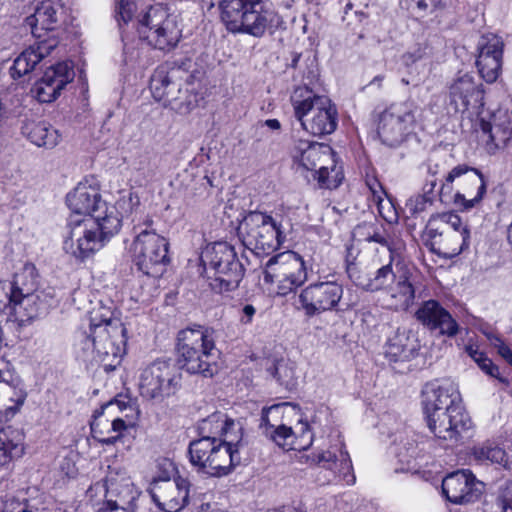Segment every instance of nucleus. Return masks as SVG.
Instances as JSON below:
<instances>
[{"label": "nucleus", "mask_w": 512, "mask_h": 512, "mask_svg": "<svg viewBox=\"0 0 512 512\" xmlns=\"http://www.w3.org/2000/svg\"><path fill=\"white\" fill-rule=\"evenodd\" d=\"M479 368L489 376L494 377L501 382H505V380L500 377L498 366H496L491 359L488 358L484 360Z\"/></svg>", "instance_id": "0e129e2a"}, {"label": "nucleus", "mask_w": 512, "mask_h": 512, "mask_svg": "<svg viewBox=\"0 0 512 512\" xmlns=\"http://www.w3.org/2000/svg\"><path fill=\"white\" fill-rule=\"evenodd\" d=\"M123 55L124 64L133 67L138 62L140 52L135 47L125 46Z\"/></svg>", "instance_id": "e2e57ef3"}, {"label": "nucleus", "mask_w": 512, "mask_h": 512, "mask_svg": "<svg viewBox=\"0 0 512 512\" xmlns=\"http://www.w3.org/2000/svg\"><path fill=\"white\" fill-rule=\"evenodd\" d=\"M416 319L428 330L438 331L440 335L454 337L459 331V325L438 301H424L415 313Z\"/></svg>", "instance_id": "b1692460"}, {"label": "nucleus", "mask_w": 512, "mask_h": 512, "mask_svg": "<svg viewBox=\"0 0 512 512\" xmlns=\"http://www.w3.org/2000/svg\"><path fill=\"white\" fill-rule=\"evenodd\" d=\"M58 41L54 37L40 38L39 41L28 48L32 50L37 58V63L43 60L45 57L51 54V52L57 47Z\"/></svg>", "instance_id": "864d4df0"}, {"label": "nucleus", "mask_w": 512, "mask_h": 512, "mask_svg": "<svg viewBox=\"0 0 512 512\" xmlns=\"http://www.w3.org/2000/svg\"><path fill=\"white\" fill-rule=\"evenodd\" d=\"M185 86L183 83L180 74L178 75L177 80H172L169 86L164 91L163 102L165 106H169L173 103V98H177L178 94L181 92V89Z\"/></svg>", "instance_id": "4d7b16f0"}, {"label": "nucleus", "mask_w": 512, "mask_h": 512, "mask_svg": "<svg viewBox=\"0 0 512 512\" xmlns=\"http://www.w3.org/2000/svg\"><path fill=\"white\" fill-rule=\"evenodd\" d=\"M374 226L375 223H362L355 228L354 235L357 236L359 240L369 242L371 231L375 229Z\"/></svg>", "instance_id": "680f3d73"}, {"label": "nucleus", "mask_w": 512, "mask_h": 512, "mask_svg": "<svg viewBox=\"0 0 512 512\" xmlns=\"http://www.w3.org/2000/svg\"><path fill=\"white\" fill-rule=\"evenodd\" d=\"M214 335L213 328L202 325H193L181 330L177 337L179 368L189 374L213 377L218 371V350Z\"/></svg>", "instance_id": "39448f33"}, {"label": "nucleus", "mask_w": 512, "mask_h": 512, "mask_svg": "<svg viewBox=\"0 0 512 512\" xmlns=\"http://www.w3.org/2000/svg\"><path fill=\"white\" fill-rule=\"evenodd\" d=\"M98 418H94L91 423V432L93 437L103 445H114L117 441L122 438V432L127 429L125 421L121 418H115L111 421V431L117 433L114 436H104V431L100 428V422Z\"/></svg>", "instance_id": "a18cd8bd"}, {"label": "nucleus", "mask_w": 512, "mask_h": 512, "mask_svg": "<svg viewBox=\"0 0 512 512\" xmlns=\"http://www.w3.org/2000/svg\"><path fill=\"white\" fill-rule=\"evenodd\" d=\"M289 406V403L274 404L270 407H264L261 412L259 428L262 433L266 432L273 427H276L282 422L284 410Z\"/></svg>", "instance_id": "09e8293b"}, {"label": "nucleus", "mask_w": 512, "mask_h": 512, "mask_svg": "<svg viewBox=\"0 0 512 512\" xmlns=\"http://www.w3.org/2000/svg\"><path fill=\"white\" fill-rule=\"evenodd\" d=\"M296 171H310L321 187L337 188L343 179L337 169L332 148L318 142L299 139L291 151Z\"/></svg>", "instance_id": "6e6552de"}, {"label": "nucleus", "mask_w": 512, "mask_h": 512, "mask_svg": "<svg viewBox=\"0 0 512 512\" xmlns=\"http://www.w3.org/2000/svg\"><path fill=\"white\" fill-rule=\"evenodd\" d=\"M397 261H401L400 256L391 252L389 262L378 268L374 276L368 279L362 278L357 271V267L352 263L347 265L346 270L349 279L356 286L368 292H377L389 288L395 282L398 273L393 270V265L396 266Z\"/></svg>", "instance_id": "393cba45"}, {"label": "nucleus", "mask_w": 512, "mask_h": 512, "mask_svg": "<svg viewBox=\"0 0 512 512\" xmlns=\"http://www.w3.org/2000/svg\"><path fill=\"white\" fill-rule=\"evenodd\" d=\"M40 291L38 289V273L34 264L25 263L19 272H16L13 281L9 284L6 293L8 303L21 299V297Z\"/></svg>", "instance_id": "2f4dec72"}, {"label": "nucleus", "mask_w": 512, "mask_h": 512, "mask_svg": "<svg viewBox=\"0 0 512 512\" xmlns=\"http://www.w3.org/2000/svg\"><path fill=\"white\" fill-rule=\"evenodd\" d=\"M418 348L414 335L406 329L398 328L394 335L389 337L384 353L390 362H403L414 358Z\"/></svg>", "instance_id": "c756f323"}, {"label": "nucleus", "mask_w": 512, "mask_h": 512, "mask_svg": "<svg viewBox=\"0 0 512 512\" xmlns=\"http://www.w3.org/2000/svg\"><path fill=\"white\" fill-rule=\"evenodd\" d=\"M480 129L483 134L488 136L487 145L493 146V149L505 147L512 138V128L509 121L492 124L485 119H481Z\"/></svg>", "instance_id": "58836bf2"}, {"label": "nucleus", "mask_w": 512, "mask_h": 512, "mask_svg": "<svg viewBox=\"0 0 512 512\" xmlns=\"http://www.w3.org/2000/svg\"><path fill=\"white\" fill-rule=\"evenodd\" d=\"M375 229L371 231L369 242H375L388 248L389 252H394L390 246L389 234L383 224L375 223Z\"/></svg>", "instance_id": "6e6d98bb"}, {"label": "nucleus", "mask_w": 512, "mask_h": 512, "mask_svg": "<svg viewBox=\"0 0 512 512\" xmlns=\"http://www.w3.org/2000/svg\"><path fill=\"white\" fill-rule=\"evenodd\" d=\"M37 58L32 50H24L15 60L10 68V75L13 79H19L28 74L37 65Z\"/></svg>", "instance_id": "8fccbe9b"}, {"label": "nucleus", "mask_w": 512, "mask_h": 512, "mask_svg": "<svg viewBox=\"0 0 512 512\" xmlns=\"http://www.w3.org/2000/svg\"><path fill=\"white\" fill-rule=\"evenodd\" d=\"M471 455L480 464H494L504 469H510L512 460L506 450L498 443L486 440L473 446Z\"/></svg>", "instance_id": "72a5a7b5"}, {"label": "nucleus", "mask_w": 512, "mask_h": 512, "mask_svg": "<svg viewBox=\"0 0 512 512\" xmlns=\"http://www.w3.org/2000/svg\"><path fill=\"white\" fill-rule=\"evenodd\" d=\"M139 36L159 50H171L181 38L177 17L170 14L162 5L151 6L138 20Z\"/></svg>", "instance_id": "9d476101"}, {"label": "nucleus", "mask_w": 512, "mask_h": 512, "mask_svg": "<svg viewBox=\"0 0 512 512\" xmlns=\"http://www.w3.org/2000/svg\"><path fill=\"white\" fill-rule=\"evenodd\" d=\"M180 375L170 360H156L146 366L139 376V392L143 398L161 401L174 394Z\"/></svg>", "instance_id": "4468645a"}, {"label": "nucleus", "mask_w": 512, "mask_h": 512, "mask_svg": "<svg viewBox=\"0 0 512 512\" xmlns=\"http://www.w3.org/2000/svg\"><path fill=\"white\" fill-rule=\"evenodd\" d=\"M290 224L260 212H249L241 222L238 231L245 247L262 253L274 251L285 242Z\"/></svg>", "instance_id": "1a4fd4ad"}, {"label": "nucleus", "mask_w": 512, "mask_h": 512, "mask_svg": "<svg viewBox=\"0 0 512 512\" xmlns=\"http://www.w3.org/2000/svg\"><path fill=\"white\" fill-rule=\"evenodd\" d=\"M382 113H384L389 120L399 125L402 130L409 135L416 125L420 108L413 100H406L391 104Z\"/></svg>", "instance_id": "f704fd0d"}, {"label": "nucleus", "mask_w": 512, "mask_h": 512, "mask_svg": "<svg viewBox=\"0 0 512 512\" xmlns=\"http://www.w3.org/2000/svg\"><path fill=\"white\" fill-rule=\"evenodd\" d=\"M24 439L22 429L7 426L0 430V469L23 455Z\"/></svg>", "instance_id": "473e14b6"}, {"label": "nucleus", "mask_w": 512, "mask_h": 512, "mask_svg": "<svg viewBox=\"0 0 512 512\" xmlns=\"http://www.w3.org/2000/svg\"><path fill=\"white\" fill-rule=\"evenodd\" d=\"M299 436L295 435L293 439L292 450H305L311 446L313 442V434L306 422H300L298 425Z\"/></svg>", "instance_id": "5fc2aeb1"}, {"label": "nucleus", "mask_w": 512, "mask_h": 512, "mask_svg": "<svg viewBox=\"0 0 512 512\" xmlns=\"http://www.w3.org/2000/svg\"><path fill=\"white\" fill-rule=\"evenodd\" d=\"M114 407H117L118 410L123 411V410L127 409L128 407H130V405L128 402H126L124 400L115 398L114 400H111V401L107 402L106 404H104L103 406H101V408L99 410H96L94 412L93 416H94V418H99L100 416H102L104 414L105 410H111Z\"/></svg>", "instance_id": "052dcab7"}, {"label": "nucleus", "mask_w": 512, "mask_h": 512, "mask_svg": "<svg viewBox=\"0 0 512 512\" xmlns=\"http://www.w3.org/2000/svg\"><path fill=\"white\" fill-rule=\"evenodd\" d=\"M62 13L63 6L59 2L43 0L36 6L34 14L26 18V25L30 27L32 35L40 39L56 29Z\"/></svg>", "instance_id": "bb28decb"}, {"label": "nucleus", "mask_w": 512, "mask_h": 512, "mask_svg": "<svg viewBox=\"0 0 512 512\" xmlns=\"http://www.w3.org/2000/svg\"><path fill=\"white\" fill-rule=\"evenodd\" d=\"M75 72L72 63L58 62L48 67L43 76L34 84L32 92L42 103L56 100L66 85L73 81Z\"/></svg>", "instance_id": "6ab92c4d"}, {"label": "nucleus", "mask_w": 512, "mask_h": 512, "mask_svg": "<svg viewBox=\"0 0 512 512\" xmlns=\"http://www.w3.org/2000/svg\"><path fill=\"white\" fill-rule=\"evenodd\" d=\"M57 304L55 291L52 288L42 289L8 303L21 323L46 317Z\"/></svg>", "instance_id": "5701e85b"}, {"label": "nucleus", "mask_w": 512, "mask_h": 512, "mask_svg": "<svg viewBox=\"0 0 512 512\" xmlns=\"http://www.w3.org/2000/svg\"><path fill=\"white\" fill-rule=\"evenodd\" d=\"M294 116L302 128L314 136H324L335 131L337 110L325 95L317 94L307 85L294 89L291 97Z\"/></svg>", "instance_id": "423d86ee"}, {"label": "nucleus", "mask_w": 512, "mask_h": 512, "mask_svg": "<svg viewBox=\"0 0 512 512\" xmlns=\"http://www.w3.org/2000/svg\"><path fill=\"white\" fill-rule=\"evenodd\" d=\"M182 71L179 67L159 66L151 76L150 90L156 101L163 100L164 91L172 80H177Z\"/></svg>", "instance_id": "ea45409f"}, {"label": "nucleus", "mask_w": 512, "mask_h": 512, "mask_svg": "<svg viewBox=\"0 0 512 512\" xmlns=\"http://www.w3.org/2000/svg\"><path fill=\"white\" fill-rule=\"evenodd\" d=\"M220 18L233 34L262 38L279 24V15L270 0H218Z\"/></svg>", "instance_id": "20e7f679"}, {"label": "nucleus", "mask_w": 512, "mask_h": 512, "mask_svg": "<svg viewBox=\"0 0 512 512\" xmlns=\"http://www.w3.org/2000/svg\"><path fill=\"white\" fill-rule=\"evenodd\" d=\"M486 190L487 183L481 171L470 172L467 181L454 195V203L463 210H470L482 201Z\"/></svg>", "instance_id": "7c9ffc66"}, {"label": "nucleus", "mask_w": 512, "mask_h": 512, "mask_svg": "<svg viewBox=\"0 0 512 512\" xmlns=\"http://www.w3.org/2000/svg\"><path fill=\"white\" fill-rule=\"evenodd\" d=\"M503 47L501 38L493 34L482 36L478 42L476 66L487 83L495 82L501 73Z\"/></svg>", "instance_id": "4be33fe9"}, {"label": "nucleus", "mask_w": 512, "mask_h": 512, "mask_svg": "<svg viewBox=\"0 0 512 512\" xmlns=\"http://www.w3.org/2000/svg\"><path fill=\"white\" fill-rule=\"evenodd\" d=\"M467 354L478 364V366L481 365V363L488 359L486 354L478 349V347L469 345L466 347Z\"/></svg>", "instance_id": "774afa93"}, {"label": "nucleus", "mask_w": 512, "mask_h": 512, "mask_svg": "<svg viewBox=\"0 0 512 512\" xmlns=\"http://www.w3.org/2000/svg\"><path fill=\"white\" fill-rule=\"evenodd\" d=\"M1 512H33L29 502L24 499L20 501L16 498L7 499L4 502Z\"/></svg>", "instance_id": "bf43d9fd"}, {"label": "nucleus", "mask_w": 512, "mask_h": 512, "mask_svg": "<svg viewBox=\"0 0 512 512\" xmlns=\"http://www.w3.org/2000/svg\"><path fill=\"white\" fill-rule=\"evenodd\" d=\"M201 99L198 93L190 90L187 85H185V88L183 87L181 89L177 98H173V103L170 105V108L180 115H187L198 107Z\"/></svg>", "instance_id": "49530a36"}, {"label": "nucleus", "mask_w": 512, "mask_h": 512, "mask_svg": "<svg viewBox=\"0 0 512 512\" xmlns=\"http://www.w3.org/2000/svg\"><path fill=\"white\" fill-rule=\"evenodd\" d=\"M190 482L180 475L173 480H158L154 484L152 499L164 512H179L189 502Z\"/></svg>", "instance_id": "aec40b11"}, {"label": "nucleus", "mask_w": 512, "mask_h": 512, "mask_svg": "<svg viewBox=\"0 0 512 512\" xmlns=\"http://www.w3.org/2000/svg\"><path fill=\"white\" fill-rule=\"evenodd\" d=\"M433 198H426L420 194L410 197L405 204V211L408 218H418L425 212L428 206L432 205Z\"/></svg>", "instance_id": "603ef678"}, {"label": "nucleus", "mask_w": 512, "mask_h": 512, "mask_svg": "<svg viewBox=\"0 0 512 512\" xmlns=\"http://www.w3.org/2000/svg\"><path fill=\"white\" fill-rule=\"evenodd\" d=\"M483 483L470 470H458L447 475L442 481V493L453 504H467L476 501L482 494Z\"/></svg>", "instance_id": "412c9836"}, {"label": "nucleus", "mask_w": 512, "mask_h": 512, "mask_svg": "<svg viewBox=\"0 0 512 512\" xmlns=\"http://www.w3.org/2000/svg\"><path fill=\"white\" fill-rule=\"evenodd\" d=\"M130 250L137 269L150 277L161 276L169 262L168 242L155 230L140 229Z\"/></svg>", "instance_id": "f8f14e48"}, {"label": "nucleus", "mask_w": 512, "mask_h": 512, "mask_svg": "<svg viewBox=\"0 0 512 512\" xmlns=\"http://www.w3.org/2000/svg\"><path fill=\"white\" fill-rule=\"evenodd\" d=\"M393 437L390 452L403 465L401 470L409 469L412 460L417 455V443L406 429L390 435Z\"/></svg>", "instance_id": "c9c22d12"}, {"label": "nucleus", "mask_w": 512, "mask_h": 512, "mask_svg": "<svg viewBox=\"0 0 512 512\" xmlns=\"http://www.w3.org/2000/svg\"><path fill=\"white\" fill-rule=\"evenodd\" d=\"M263 434L278 446L287 449L292 448L293 439L295 438V432L292 428L282 423L278 424L276 427L266 430Z\"/></svg>", "instance_id": "3c124183"}, {"label": "nucleus", "mask_w": 512, "mask_h": 512, "mask_svg": "<svg viewBox=\"0 0 512 512\" xmlns=\"http://www.w3.org/2000/svg\"><path fill=\"white\" fill-rule=\"evenodd\" d=\"M106 503L123 508L137 510V500L140 492L135 488L130 478L110 472L105 479Z\"/></svg>", "instance_id": "a878e982"}, {"label": "nucleus", "mask_w": 512, "mask_h": 512, "mask_svg": "<svg viewBox=\"0 0 512 512\" xmlns=\"http://www.w3.org/2000/svg\"><path fill=\"white\" fill-rule=\"evenodd\" d=\"M201 262L214 292L222 294L239 287L245 269L229 243L215 242L207 246L202 252Z\"/></svg>", "instance_id": "0eeeda50"}, {"label": "nucleus", "mask_w": 512, "mask_h": 512, "mask_svg": "<svg viewBox=\"0 0 512 512\" xmlns=\"http://www.w3.org/2000/svg\"><path fill=\"white\" fill-rule=\"evenodd\" d=\"M69 209L76 216L83 218L91 217L93 213L98 212L105 207V202L101 200V195L96 188L85 184H79L66 197Z\"/></svg>", "instance_id": "c85d7f7f"}, {"label": "nucleus", "mask_w": 512, "mask_h": 512, "mask_svg": "<svg viewBox=\"0 0 512 512\" xmlns=\"http://www.w3.org/2000/svg\"><path fill=\"white\" fill-rule=\"evenodd\" d=\"M0 367V422L11 419L23 406L27 392L20 376L8 361Z\"/></svg>", "instance_id": "a211bd4d"}, {"label": "nucleus", "mask_w": 512, "mask_h": 512, "mask_svg": "<svg viewBox=\"0 0 512 512\" xmlns=\"http://www.w3.org/2000/svg\"><path fill=\"white\" fill-rule=\"evenodd\" d=\"M242 440V426L231 418H227L225 429L221 433L218 441H221L224 447L230 448V452L239 455L238 446Z\"/></svg>", "instance_id": "de8ad7c7"}, {"label": "nucleus", "mask_w": 512, "mask_h": 512, "mask_svg": "<svg viewBox=\"0 0 512 512\" xmlns=\"http://www.w3.org/2000/svg\"><path fill=\"white\" fill-rule=\"evenodd\" d=\"M267 371L286 389L291 390L297 385L294 365L283 359L271 363Z\"/></svg>", "instance_id": "37998d69"}, {"label": "nucleus", "mask_w": 512, "mask_h": 512, "mask_svg": "<svg viewBox=\"0 0 512 512\" xmlns=\"http://www.w3.org/2000/svg\"><path fill=\"white\" fill-rule=\"evenodd\" d=\"M227 418V415L222 412H214L200 420L197 425L200 438L218 441V438L225 429Z\"/></svg>", "instance_id": "79ce46f5"}, {"label": "nucleus", "mask_w": 512, "mask_h": 512, "mask_svg": "<svg viewBox=\"0 0 512 512\" xmlns=\"http://www.w3.org/2000/svg\"><path fill=\"white\" fill-rule=\"evenodd\" d=\"M137 214L138 212L135 214H132V222H136L137 221V224L134 225L133 227V230L134 232L137 234L139 231H137L138 229L141 228V226H144L145 228L144 229H147V230H151V226L153 225V219L150 217V216H145L143 219L142 217L138 218L137 219Z\"/></svg>", "instance_id": "338daca9"}, {"label": "nucleus", "mask_w": 512, "mask_h": 512, "mask_svg": "<svg viewBox=\"0 0 512 512\" xmlns=\"http://www.w3.org/2000/svg\"><path fill=\"white\" fill-rule=\"evenodd\" d=\"M140 200L136 194L130 193L117 201L116 207H105L91 217L69 219L70 232L63 242L64 251L78 261H84L100 250L106 241L116 235L122 226L124 214H136Z\"/></svg>", "instance_id": "f257e3e1"}, {"label": "nucleus", "mask_w": 512, "mask_h": 512, "mask_svg": "<svg viewBox=\"0 0 512 512\" xmlns=\"http://www.w3.org/2000/svg\"><path fill=\"white\" fill-rule=\"evenodd\" d=\"M448 110L464 113L469 108L480 110L484 106V89L480 79L471 73L459 72L449 85Z\"/></svg>", "instance_id": "dca6fc26"}, {"label": "nucleus", "mask_w": 512, "mask_h": 512, "mask_svg": "<svg viewBox=\"0 0 512 512\" xmlns=\"http://www.w3.org/2000/svg\"><path fill=\"white\" fill-rule=\"evenodd\" d=\"M126 328L120 319L114 317L109 307L94 308L88 319V327L75 333V346L84 358L103 364L107 370L115 368L125 353Z\"/></svg>", "instance_id": "7ed1b4c3"}, {"label": "nucleus", "mask_w": 512, "mask_h": 512, "mask_svg": "<svg viewBox=\"0 0 512 512\" xmlns=\"http://www.w3.org/2000/svg\"><path fill=\"white\" fill-rule=\"evenodd\" d=\"M500 501L502 512H512V482L504 489Z\"/></svg>", "instance_id": "69168bd1"}, {"label": "nucleus", "mask_w": 512, "mask_h": 512, "mask_svg": "<svg viewBox=\"0 0 512 512\" xmlns=\"http://www.w3.org/2000/svg\"><path fill=\"white\" fill-rule=\"evenodd\" d=\"M440 218L452 229V231L447 233V240L460 242V246L452 248L449 256L454 257L466 251L470 246V230L468 226L463 225L461 218L454 213H444Z\"/></svg>", "instance_id": "e433bc0d"}, {"label": "nucleus", "mask_w": 512, "mask_h": 512, "mask_svg": "<svg viewBox=\"0 0 512 512\" xmlns=\"http://www.w3.org/2000/svg\"><path fill=\"white\" fill-rule=\"evenodd\" d=\"M377 133L382 143L389 147H396L401 144L408 134L394 121L381 113L379 116Z\"/></svg>", "instance_id": "a19ab883"}, {"label": "nucleus", "mask_w": 512, "mask_h": 512, "mask_svg": "<svg viewBox=\"0 0 512 512\" xmlns=\"http://www.w3.org/2000/svg\"><path fill=\"white\" fill-rule=\"evenodd\" d=\"M478 169L469 166L465 163L458 164L453 167L445 176L443 183L441 184L439 196L440 200L443 201V195L445 191L450 192L452 190V184L457 181L458 189L462 187V184L469 178L470 172H476Z\"/></svg>", "instance_id": "c03bdc74"}, {"label": "nucleus", "mask_w": 512, "mask_h": 512, "mask_svg": "<svg viewBox=\"0 0 512 512\" xmlns=\"http://www.w3.org/2000/svg\"><path fill=\"white\" fill-rule=\"evenodd\" d=\"M311 461L317 465L316 481L320 485L338 482H344L347 485L354 484L355 476L347 451L340 449L339 454L330 450L313 453Z\"/></svg>", "instance_id": "f3484780"}, {"label": "nucleus", "mask_w": 512, "mask_h": 512, "mask_svg": "<svg viewBox=\"0 0 512 512\" xmlns=\"http://www.w3.org/2000/svg\"><path fill=\"white\" fill-rule=\"evenodd\" d=\"M343 286L336 281H318L309 284L298 295L300 306L307 317L326 311H338L343 296Z\"/></svg>", "instance_id": "2eb2a0df"}, {"label": "nucleus", "mask_w": 512, "mask_h": 512, "mask_svg": "<svg viewBox=\"0 0 512 512\" xmlns=\"http://www.w3.org/2000/svg\"><path fill=\"white\" fill-rule=\"evenodd\" d=\"M398 276L396 285L390 292L389 307L395 310H407L415 299L416 277L402 261L396 262Z\"/></svg>", "instance_id": "cd10ccee"}, {"label": "nucleus", "mask_w": 512, "mask_h": 512, "mask_svg": "<svg viewBox=\"0 0 512 512\" xmlns=\"http://www.w3.org/2000/svg\"><path fill=\"white\" fill-rule=\"evenodd\" d=\"M422 406L427 425L439 439L456 445L473 428L470 416L461 404L456 384L448 379L426 383L422 389Z\"/></svg>", "instance_id": "f03ea898"}, {"label": "nucleus", "mask_w": 512, "mask_h": 512, "mask_svg": "<svg viewBox=\"0 0 512 512\" xmlns=\"http://www.w3.org/2000/svg\"><path fill=\"white\" fill-rule=\"evenodd\" d=\"M24 133L36 146L49 149L54 148L60 139L58 131L44 121L26 124Z\"/></svg>", "instance_id": "4c0bfd02"}, {"label": "nucleus", "mask_w": 512, "mask_h": 512, "mask_svg": "<svg viewBox=\"0 0 512 512\" xmlns=\"http://www.w3.org/2000/svg\"><path fill=\"white\" fill-rule=\"evenodd\" d=\"M136 6L132 0H119L117 3L118 21L128 23L132 20Z\"/></svg>", "instance_id": "13d9d810"}, {"label": "nucleus", "mask_w": 512, "mask_h": 512, "mask_svg": "<svg viewBox=\"0 0 512 512\" xmlns=\"http://www.w3.org/2000/svg\"><path fill=\"white\" fill-rule=\"evenodd\" d=\"M190 462L199 471L214 477L227 475L233 466L240 463V456L230 452L221 441L199 438L188 447Z\"/></svg>", "instance_id": "ddd939ff"}, {"label": "nucleus", "mask_w": 512, "mask_h": 512, "mask_svg": "<svg viewBox=\"0 0 512 512\" xmlns=\"http://www.w3.org/2000/svg\"><path fill=\"white\" fill-rule=\"evenodd\" d=\"M264 281L276 283L277 295L286 296L308 280L303 258L294 251H286L271 257L264 269Z\"/></svg>", "instance_id": "9b49d317"}]
</instances>
